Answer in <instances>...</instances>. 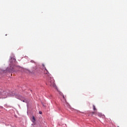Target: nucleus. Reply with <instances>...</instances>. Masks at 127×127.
Listing matches in <instances>:
<instances>
[{
	"label": "nucleus",
	"instance_id": "obj_10",
	"mask_svg": "<svg viewBox=\"0 0 127 127\" xmlns=\"http://www.w3.org/2000/svg\"><path fill=\"white\" fill-rule=\"evenodd\" d=\"M42 65H43V67H45V65H44V64H43Z\"/></svg>",
	"mask_w": 127,
	"mask_h": 127
},
{
	"label": "nucleus",
	"instance_id": "obj_6",
	"mask_svg": "<svg viewBox=\"0 0 127 127\" xmlns=\"http://www.w3.org/2000/svg\"><path fill=\"white\" fill-rule=\"evenodd\" d=\"M32 122H33V123H34L35 122V118H34V116H33L32 117Z\"/></svg>",
	"mask_w": 127,
	"mask_h": 127
},
{
	"label": "nucleus",
	"instance_id": "obj_5",
	"mask_svg": "<svg viewBox=\"0 0 127 127\" xmlns=\"http://www.w3.org/2000/svg\"><path fill=\"white\" fill-rule=\"evenodd\" d=\"M2 96H4V97H3V98H6V97H7L6 96V95H7V93H6V92H4V91L2 93ZM4 95H5V96H4Z\"/></svg>",
	"mask_w": 127,
	"mask_h": 127
},
{
	"label": "nucleus",
	"instance_id": "obj_3",
	"mask_svg": "<svg viewBox=\"0 0 127 127\" xmlns=\"http://www.w3.org/2000/svg\"><path fill=\"white\" fill-rule=\"evenodd\" d=\"M44 74H46V75H47V76H48V77H51V74L49 73V71H48V70H47V69H46V67H45V70H44Z\"/></svg>",
	"mask_w": 127,
	"mask_h": 127
},
{
	"label": "nucleus",
	"instance_id": "obj_2",
	"mask_svg": "<svg viewBox=\"0 0 127 127\" xmlns=\"http://www.w3.org/2000/svg\"><path fill=\"white\" fill-rule=\"evenodd\" d=\"M92 115H97L98 117H100V118H104L105 116L102 114V113H97V112H92Z\"/></svg>",
	"mask_w": 127,
	"mask_h": 127
},
{
	"label": "nucleus",
	"instance_id": "obj_12",
	"mask_svg": "<svg viewBox=\"0 0 127 127\" xmlns=\"http://www.w3.org/2000/svg\"><path fill=\"white\" fill-rule=\"evenodd\" d=\"M23 102H25V101L24 100H23Z\"/></svg>",
	"mask_w": 127,
	"mask_h": 127
},
{
	"label": "nucleus",
	"instance_id": "obj_9",
	"mask_svg": "<svg viewBox=\"0 0 127 127\" xmlns=\"http://www.w3.org/2000/svg\"><path fill=\"white\" fill-rule=\"evenodd\" d=\"M11 96H14V93H12V94L11 95Z\"/></svg>",
	"mask_w": 127,
	"mask_h": 127
},
{
	"label": "nucleus",
	"instance_id": "obj_4",
	"mask_svg": "<svg viewBox=\"0 0 127 127\" xmlns=\"http://www.w3.org/2000/svg\"><path fill=\"white\" fill-rule=\"evenodd\" d=\"M60 94L63 96V99H64V102H65L66 103V96H64V95H63V93H62V92H60Z\"/></svg>",
	"mask_w": 127,
	"mask_h": 127
},
{
	"label": "nucleus",
	"instance_id": "obj_1",
	"mask_svg": "<svg viewBox=\"0 0 127 127\" xmlns=\"http://www.w3.org/2000/svg\"><path fill=\"white\" fill-rule=\"evenodd\" d=\"M46 84L48 86H50V87H56L55 80L52 77V75L48 77V81Z\"/></svg>",
	"mask_w": 127,
	"mask_h": 127
},
{
	"label": "nucleus",
	"instance_id": "obj_8",
	"mask_svg": "<svg viewBox=\"0 0 127 127\" xmlns=\"http://www.w3.org/2000/svg\"><path fill=\"white\" fill-rule=\"evenodd\" d=\"M39 114H40L41 115L42 114V112L41 111H40Z\"/></svg>",
	"mask_w": 127,
	"mask_h": 127
},
{
	"label": "nucleus",
	"instance_id": "obj_11",
	"mask_svg": "<svg viewBox=\"0 0 127 127\" xmlns=\"http://www.w3.org/2000/svg\"><path fill=\"white\" fill-rule=\"evenodd\" d=\"M13 60H14V61H16L15 59H13Z\"/></svg>",
	"mask_w": 127,
	"mask_h": 127
},
{
	"label": "nucleus",
	"instance_id": "obj_7",
	"mask_svg": "<svg viewBox=\"0 0 127 127\" xmlns=\"http://www.w3.org/2000/svg\"><path fill=\"white\" fill-rule=\"evenodd\" d=\"M13 67H12V68H11V70H10L11 72H12V71H13Z\"/></svg>",
	"mask_w": 127,
	"mask_h": 127
}]
</instances>
